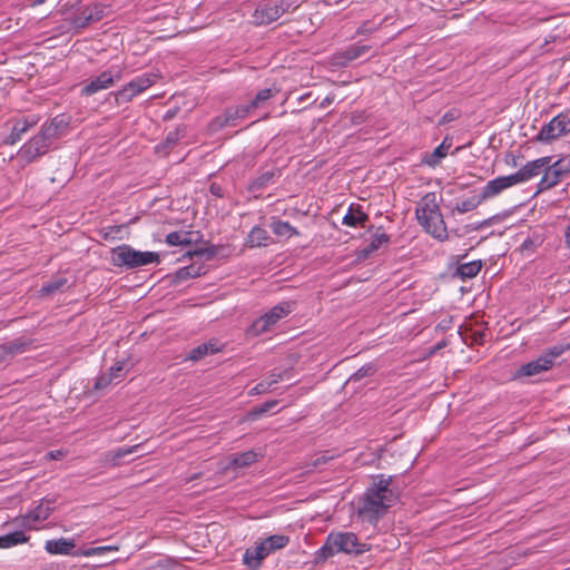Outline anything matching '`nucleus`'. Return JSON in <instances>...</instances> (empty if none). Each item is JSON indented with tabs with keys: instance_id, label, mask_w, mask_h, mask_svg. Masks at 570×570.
<instances>
[{
	"instance_id": "nucleus-20",
	"label": "nucleus",
	"mask_w": 570,
	"mask_h": 570,
	"mask_svg": "<svg viewBox=\"0 0 570 570\" xmlns=\"http://www.w3.org/2000/svg\"><path fill=\"white\" fill-rule=\"evenodd\" d=\"M550 368H551L550 360L548 361L546 358H542V356L540 355L538 358L521 365L518 368L514 377H517V379L530 377V376L538 375L542 372H546Z\"/></svg>"
},
{
	"instance_id": "nucleus-46",
	"label": "nucleus",
	"mask_w": 570,
	"mask_h": 570,
	"mask_svg": "<svg viewBox=\"0 0 570 570\" xmlns=\"http://www.w3.org/2000/svg\"><path fill=\"white\" fill-rule=\"evenodd\" d=\"M277 404V402H268V403H265L263 406H261L259 409H256L254 410L253 412L249 413V416H253V417H256V416H259L266 412H268L272 407H274L275 405Z\"/></svg>"
},
{
	"instance_id": "nucleus-42",
	"label": "nucleus",
	"mask_w": 570,
	"mask_h": 570,
	"mask_svg": "<svg viewBox=\"0 0 570 570\" xmlns=\"http://www.w3.org/2000/svg\"><path fill=\"white\" fill-rule=\"evenodd\" d=\"M374 372L375 368L372 365L362 366L350 377V381H361L363 377L374 374Z\"/></svg>"
},
{
	"instance_id": "nucleus-27",
	"label": "nucleus",
	"mask_w": 570,
	"mask_h": 570,
	"mask_svg": "<svg viewBox=\"0 0 570 570\" xmlns=\"http://www.w3.org/2000/svg\"><path fill=\"white\" fill-rule=\"evenodd\" d=\"M271 228L273 233L281 237H292L294 235H298V230L293 227L288 222H283L281 219L273 218L271 223Z\"/></svg>"
},
{
	"instance_id": "nucleus-54",
	"label": "nucleus",
	"mask_w": 570,
	"mask_h": 570,
	"mask_svg": "<svg viewBox=\"0 0 570 570\" xmlns=\"http://www.w3.org/2000/svg\"><path fill=\"white\" fill-rule=\"evenodd\" d=\"M450 119H452V117H450L448 114H445V115L443 116V121H448V120H450Z\"/></svg>"
},
{
	"instance_id": "nucleus-1",
	"label": "nucleus",
	"mask_w": 570,
	"mask_h": 570,
	"mask_svg": "<svg viewBox=\"0 0 570 570\" xmlns=\"http://www.w3.org/2000/svg\"><path fill=\"white\" fill-rule=\"evenodd\" d=\"M391 479L381 476L377 483L368 488L358 502L357 513L363 519L372 522L384 515L395 501L396 495L390 489Z\"/></svg>"
},
{
	"instance_id": "nucleus-28",
	"label": "nucleus",
	"mask_w": 570,
	"mask_h": 570,
	"mask_svg": "<svg viewBox=\"0 0 570 570\" xmlns=\"http://www.w3.org/2000/svg\"><path fill=\"white\" fill-rule=\"evenodd\" d=\"M450 147L451 144H446V139H444L429 156L424 158L425 163L430 166L439 165L441 159L448 155Z\"/></svg>"
},
{
	"instance_id": "nucleus-33",
	"label": "nucleus",
	"mask_w": 570,
	"mask_h": 570,
	"mask_svg": "<svg viewBox=\"0 0 570 570\" xmlns=\"http://www.w3.org/2000/svg\"><path fill=\"white\" fill-rule=\"evenodd\" d=\"M277 92L278 90L276 88H265L259 90L255 98L249 102V107L252 109L263 107L266 101L274 97Z\"/></svg>"
},
{
	"instance_id": "nucleus-6",
	"label": "nucleus",
	"mask_w": 570,
	"mask_h": 570,
	"mask_svg": "<svg viewBox=\"0 0 570 570\" xmlns=\"http://www.w3.org/2000/svg\"><path fill=\"white\" fill-rule=\"evenodd\" d=\"M570 176V154L549 164L538 184V190L543 191L557 186Z\"/></svg>"
},
{
	"instance_id": "nucleus-56",
	"label": "nucleus",
	"mask_w": 570,
	"mask_h": 570,
	"mask_svg": "<svg viewBox=\"0 0 570 570\" xmlns=\"http://www.w3.org/2000/svg\"><path fill=\"white\" fill-rule=\"evenodd\" d=\"M47 0H35V3L36 4H42L43 2H46Z\"/></svg>"
},
{
	"instance_id": "nucleus-3",
	"label": "nucleus",
	"mask_w": 570,
	"mask_h": 570,
	"mask_svg": "<svg viewBox=\"0 0 570 570\" xmlns=\"http://www.w3.org/2000/svg\"><path fill=\"white\" fill-rule=\"evenodd\" d=\"M160 257L156 252H141L130 245L122 244L111 249L110 263L115 267L134 269L151 264H159Z\"/></svg>"
},
{
	"instance_id": "nucleus-5",
	"label": "nucleus",
	"mask_w": 570,
	"mask_h": 570,
	"mask_svg": "<svg viewBox=\"0 0 570 570\" xmlns=\"http://www.w3.org/2000/svg\"><path fill=\"white\" fill-rule=\"evenodd\" d=\"M291 7L286 0H262L253 13L255 24H269L281 18Z\"/></svg>"
},
{
	"instance_id": "nucleus-18",
	"label": "nucleus",
	"mask_w": 570,
	"mask_h": 570,
	"mask_svg": "<svg viewBox=\"0 0 570 570\" xmlns=\"http://www.w3.org/2000/svg\"><path fill=\"white\" fill-rule=\"evenodd\" d=\"M102 18V8L99 4H88L82 7L72 18V26L85 28L94 21Z\"/></svg>"
},
{
	"instance_id": "nucleus-38",
	"label": "nucleus",
	"mask_w": 570,
	"mask_h": 570,
	"mask_svg": "<svg viewBox=\"0 0 570 570\" xmlns=\"http://www.w3.org/2000/svg\"><path fill=\"white\" fill-rule=\"evenodd\" d=\"M562 345H556L547 350L543 354H541L542 358L550 360V367L554 365L556 360L567 350Z\"/></svg>"
},
{
	"instance_id": "nucleus-49",
	"label": "nucleus",
	"mask_w": 570,
	"mask_h": 570,
	"mask_svg": "<svg viewBox=\"0 0 570 570\" xmlns=\"http://www.w3.org/2000/svg\"><path fill=\"white\" fill-rule=\"evenodd\" d=\"M65 456V453L60 450L50 451L47 453L46 458L49 460H59Z\"/></svg>"
},
{
	"instance_id": "nucleus-45",
	"label": "nucleus",
	"mask_w": 570,
	"mask_h": 570,
	"mask_svg": "<svg viewBox=\"0 0 570 570\" xmlns=\"http://www.w3.org/2000/svg\"><path fill=\"white\" fill-rule=\"evenodd\" d=\"M35 523L36 522L32 520L31 512L20 518V525L27 530H36L37 527L35 525Z\"/></svg>"
},
{
	"instance_id": "nucleus-34",
	"label": "nucleus",
	"mask_w": 570,
	"mask_h": 570,
	"mask_svg": "<svg viewBox=\"0 0 570 570\" xmlns=\"http://www.w3.org/2000/svg\"><path fill=\"white\" fill-rule=\"evenodd\" d=\"M482 264L480 261H473L469 263L461 264L458 267V273L462 278H473L481 271Z\"/></svg>"
},
{
	"instance_id": "nucleus-24",
	"label": "nucleus",
	"mask_w": 570,
	"mask_h": 570,
	"mask_svg": "<svg viewBox=\"0 0 570 570\" xmlns=\"http://www.w3.org/2000/svg\"><path fill=\"white\" fill-rule=\"evenodd\" d=\"M220 351V347L218 346L216 341H209L203 344H199L198 346L194 347L189 354L188 358L191 361H198L207 355L215 354Z\"/></svg>"
},
{
	"instance_id": "nucleus-37",
	"label": "nucleus",
	"mask_w": 570,
	"mask_h": 570,
	"mask_svg": "<svg viewBox=\"0 0 570 570\" xmlns=\"http://www.w3.org/2000/svg\"><path fill=\"white\" fill-rule=\"evenodd\" d=\"M140 448H141V443L135 444L132 446L119 448L116 451H114L112 460L115 461L116 464H118L120 459H122L124 456H126L128 454L137 453Z\"/></svg>"
},
{
	"instance_id": "nucleus-11",
	"label": "nucleus",
	"mask_w": 570,
	"mask_h": 570,
	"mask_svg": "<svg viewBox=\"0 0 570 570\" xmlns=\"http://www.w3.org/2000/svg\"><path fill=\"white\" fill-rule=\"evenodd\" d=\"M330 540V543L335 546L336 553L344 552L358 556L370 550V546L361 542L353 532H331Z\"/></svg>"
},
{
	"instance_id": "nucleus-47",
	"label": "nucleus",
	"mask_w": 570,
	"mask_h": 570,
	"mask_svg": "<svg viewBox=\"0 0 570 570\" xmlns=\"http://www.w3.org/2000/svg\"><path fill=\"white\" fill-rule=\"evenodd\" d=\"M269 389H271V383H266L265 380H264L261 383H258L256 386H254L250 390L249 394L250 395L261 394V393L266 392Z\"/></svg>"
},
{
	"instance_id": "nucleus-43",
	"label": "nucleus",
	"mask_w": 570,
	"mask_h": 570,
	"mask_svg": "<svg viewBox=\"0 0 570 570\" xmlns=\"http://www.w3.org/2000/svg\"><path fill=\"white\" fill-rule=\"evenodd\" d=\"M197 275H198V273L196 272V268L193 265L183 267L177 272V277L180 279H186L188 277H195Z\"/></svg>"
},
{
	"instance_id": "nucleus-31",
	"label": "nucleus",
	"mask_w": 570,
	"mask_h": 570,
	"mask_svg": "<svg viewBox=\"0 0 570 570\" xmlns=\"http://www.w3.org/2000/svg\"><path fill=\"white\" fill-rule=\"evenodd\" d=\"M390 243V236L380 227L373 234L372 239L367 247L364 249L365 253H372L380 249L383 245Z\"/></svg>"
},
{
	"instance_id": "nucleus-15",
	"label": "nucleus",
	"mask_w": 570,
	"mask_h": 570,
	"mask_svg": "<svg viewBox=\"0 0 570 570\" xmlns=\"http://www.w3.org/2000/svg\"><path fill=\"white\" fill-rule=\"evenodd\" d=\"M39 121L35 115L26 116L13 122L10 134L3 139L6 145H14L22 139V136L33 128Z\"/></svg>"
},
{
	"instance_id": "nucleus-36",
	"label": "nucleus",
	"mask_w": 570,
	"mask_h": 570,
	"mask_svg": "<svg viewBox=\"0 0 570 570\" xmlns=\"http://www.w3.org/2000/svg\"><path fill=\"white\" fill-rule=\"evenodd\" d=\"M169 246H186L190 244L187 233L171 232L166 236Z\"/></svg>"
},
{
	"instance_id": "nucleus-32",
	"label": "nucleus",
	"mask_w": 570,
	"mask_h": 570,
	"mask_svg": "<svg viewBox=\"0 0 570 570\" xmlns=\"http://www.w3.org/2000/svg\"><path fill=\"white\" fill-rule=\"evenodd\" d=\"M6 350L9 353V356L13 358L16 355L21 354L26 352L29 346L31 345V342L23 338H17L7 343H3Z\"/></svg>"
},
{
	"instance_id": "nucleus-4",
	"label": "nucleus",
	"mask_w": 570,
	"mask_h": 570,
	"mask_svg": "<svg viewBox=\"0 0 570 570\" xmlns=\"http://www.w3.org/2000/svg\"><path fill=\"white\" fill-rule=\"evenodd\" d=\"M289 543V537L284 534H273L259 543L254 548H248L244 556L243 562L252 570H257L262 561L267 558L273 552L284 549Z\"/></svg>"
},
{
	"instance_id": "nucleus-2",
	"label": "nucleus",
	"mask_w": 570,
	"mask_h": 570,
	"mask_svg": "<svg viewBox=\"0 0 570 570\" xmlns=\"http://www.w3.org/2000/svg\"><path fill=\"white\" fill-rule=\"evenodd\" d=\"M415 215L424 230L439 240L448 238L446 225L435 194H426L417 204Z\"/></svg>"
},
{
	"instance_id": "nucleus-7",
	"label": "nucleus",
	"mask_w": 570,
	"mask_h": 570,
	"mask_svg": "<svg viewBox=\"0 0 570 570\" xmlns=\"http://www.w3.org/2000/svg\"><path fill=\"white\" fill-rule=\"evenodd\" d=\"M51 128L42 127L41 130L26 142L18 151L19 157L27 164L45 155L49 149Z\"/></svg>"
},
{
	"instance_id": "nucleus-55",
	"label": "nucleus",
	"mask_w": 570,
	"mask_h": 570,
	"mask_svg": "<svg viewBox=\"0 0 570 570\" xmlns=\"http://www.w3.org/2000/svg\"><path fill=\"white\" fill-rule=\"evenodd\" d=\"M210 190L213 194H217V189H216L215 185H212Z\"/></svg>"
},
{
	"instance_id": "nucleus-22",
	"label": "nucleus",
	"mask_w": 570,
	"mask_h": 570,
	"mask_svg": "<svg viewBox=\"0 0 570 570\" xmlns=\"http://www.w3.org/2000/svg\"><path fill=\"white\" fill-rule=\"evenodd\" d=\"M258 460V453L249 450L242 453L233 454L228 462V469L237 471L247 468Z\"/></svg>"
},
{
	"instance_id": "nucleus-26",
	"label": "nucleus",
	"mask_w": 570,
	"mask_h": 570,
	"mask_svg": "<svg viewBox=\"0 0 570 570\" xmlns=\"http://www.w3.org/2000/svg\"><path fill=\"white\" fill-rule=\"evenodd\" d=\"M30 537L26 535L21 530L0 535V549H9L18 544L27 543Z\"/></svg>"
},
{
	"instance_id": "nucleus-8",
	"label": "nucleus",
	"mask_w": 570,
	"mask_h": 570,
	"mask_svg": "<svg viewBox=\"0 0 570 570\" xmlns=\"http://www.w3.org/2000/svg\"><path fill=\"white\" fill-rule=\"evenodd\" d=\"M293 304L291 302H282L266 312L264 315L255 320L250 326L254 335H261L268 332L273 325L279 320L287 316L292 312Z\"/></svg>"
},
{
	"instance_id": "nucleus-9",
	"label": "nucleus",
	"mask_w": 570,
	"mask_h": 570,
	"mask_svg": "<svg viewBox=\"0 0 570 570\" xmlns=\"http://www.w3.org/2000/svg\"><path fill=\"white\" fill-rule=\"evenodd\" d=\"M121 76L119 67H111L86 81L80 91L81 96L89 97L101 90L109 89L121 79Z\"/></svg>"
},
{
	"instance_id": "nucleus-13",
	"label": "nucleus",
	"mask_w": 570,
	"mask_h": 570,
	"mask_svg": "<svg viewBox=\"0 0 570 570\" xmlns=\"http://www.w3.org/2000/svg\"><path fill=\"white\" fill-rule=\"evenodd\" d=\"M250 110L253 109L249 107V104L230 107L226 109L223 115L215 117L209 122V130L218 131L225 127H234L239 122V120L245 119Z\"/></svg>"
},
{
	"instance_id": "nucleus-57",
	"label": "nucleus",
	"mask_w": 570,
	"mask_h": 570,
	"mask_svg": "<svg viewBox=\"0 0 570 570\" xmlns=\"http://www.w3.org/2000/svg\"><path fill=\"white\" fill-rule=\"evenodd\" d=\"M174 139H175L174 136H171V134H169L168 137H167V140H173L174 141Z\"/></svg>"
},
{
	"instance_id": "nucleus-17",
	"label": "nucleus",
	"mask_w": 570,
	"mask_h": 570,
	"mask_svg": "<svg viewBox=\"0 0 570 570\" xmlns=\"http://www.w3.org/2000/svg\"><path fill=\"white\" fill-rule=\"evenodd\" d=\"M515 186L511 175L508 176H499L492 180H489L483 188L481 189L480 196L484 202L492 199L499 196L503 190Z\"/></svg>"
},
{
	"instance_id": "nucleus-44",
	"label": "nucleus",
	"mask_w": 570,
	"mask_h": 570,
	"mask_svg": "<svg viewBox=\"0 0 570 570\" xmlns=\"http://www.w3.org/2000/svg\"><path fill=\"white\" fill-rule=\"evenodd\" d=\"M111 383H115L112 381V377L109 376V374H102L100 375L97 380H96V383H95V389L96 390H101V389H105L107 387L108 385H110Z\"/></svg>"
},
{
	"instance_id": "nucleus-19",
	"label": "nucleus",
	"mask_w": 570,
	"mask_h": 570,
	"mask_svg": "<svg viewBox=\"0 0 570 570\" xmlns=\"http://www.w3.org/2000/svg\"><path fill=\"white\" fill-rule=\"evenodd\" d=\"M279 176L281 170L278 168L272 167L269 169H266L250 181L248 190L250 193H261L267 187L274 185L279 178Z\"/></svg>"
},
{
	"instance_id": "nucleus-14",
	"label": "nucleus",
	"mask_w": 570,
	"mask_h": 570,
	"mask_svg": "<svg viewBox=\"0 0 570 570\" xmlns=\"http://www.w3.org/2000/svg\"><path fill=\"white\" fill-rule=\"evenodd\" d=\"M550 157H541L531 161H528L524 166H522L518 171L511 174L512 180L514 185H519L522 183H527L533 177H537L542 171L546 170L548 165L550 164Z\"/></svg>"
},
{
	"instance_id": "nucleus-52",
	"label": "nucleus",
	"mask_w": 570,
	"mask_h": 570,
	"mask_svg": "<svg viewBox=\"0 0 570 570\" xmlns=\"http://www.w3.org/2000/svg\"><path fill=\"white\" fill-rule=\"evenodd\" d=\"M374 29L368 27V22H365L363 23L358 29H357V33L358 35H364V33H367V32H372Z\"/></svg>"
},
{
	"instance_id": "nucleus-29",
	"label": "nucleus",
	"mask_w": 570,
	"mask_h": 570,
	"mask_svg": "<svg viewBox=\"0 0 570 570\" xmlns=\"http://www.w3.org/2000/svg\"><path fill=\"white\" fill-rule=\"evenodd\" d=\"M482 203H483V200L481 199L480 194L479 195H474V196H471V197H469L466 199L458 202L455 207L453 208V212H458L459 214H465V213L474 210Z\"/></svg>"
},
{
	"instance_id": "nucleus-39",
	"label": "nucleus",
	"mask_w": 570,
	"mask_h": 570,
	"mask_svg": "<svg viewBox=\"0 0 570 570\" xmlns=\"http://www.w3.org/2000/svg\"><path fill=\"white\" fill-rule=\"evenodd\" d=\"M330 534L326 538L325 543L323 547L317 551V559L320 560H326L330 557L334 556L336 553L335 546L330 543Z\"/></svg>"
},
{
	"instance_id": "nucleus-53",
	"label": "nucleus",
	"mask_w": 570,
	"mask_h": 570,
	"mask_svg": "<svg viewBox=\"0 0 570 570\" xmlns=\"http://www.w3.org/2000/svg\"><path fill=\"white\" fill-rule=\"evenodd\" d=\"M564 242H566L567 246L570 247V225L566 229Z\"/></svg>"
},
{
	"instance_id": "nucleus-25",
	"label": "nucleus",
	"mask_w": 570,
	"mask_h": 570,
	"mask_svg": "<svg viewBox=\"0 0 570 570\" xmlns=\"http://www.w3.org/2000/svg\"><path fill=\"white\" fill-rule=\"evenodd\" d=\"M56 503V499H42L41 502L31 510L32 520L35 522H40L47 520L53 511V504Z\"/></svg>"
},
{
	"instance_id": "nucleus-50",
	"label": "nucleus",
	"mask_w": 570,
	"mask_h": 570,
	"mask_svg": "<svg viewBox=\"0 0 570 570\" xmlns=\"http://www.w3.org/2000/svg\"><path fill=\"white\" fill-rule=\"evenodd\" d=\"M9 360H11V357L9 356V353L6 350L4 345L1 344L0 345V363L8 362Z\"/></svg>"
},
{
	"instance_id": "nucleus-30",
	"label": "nucleus",
	"mask_w": 570,
	"mask_h": 570,
	"mask_svg": "<svg viewBox=\"0 0 570 570\" xmlns=\"http://www.w3.org/2000/svg\"><path fill=\"white\" fill-rule=\"evenodd\" d=\"M269 239L268 232L263 228L255 226L252 228L250 233L248 234V244L254 246H265L267 244V240Z\"/></svg>"
},
{
	"instance_id": "nucleus-12",
	"label": "nucleus",
	"mask_w": 570,
	"mask_h": 570,
	"mask_svg": "<svg viewBox=\"0 0 570 570\" xmlns=\"http://www.w3.org/2000/svg\"><path fill=\"white\" fill-rule=\"evenodd\" d=\"M157 76L154 73H144L137 76L131 81L126 83L120 90L115 92V99L118 104L129 102L134 97L144 92L151 87L156 81Z\"/></svg>"
},
{
	"instance_id": "nucleus-41",
	"label": "nucleus",
	"mask_w": 570,
	"mask_h": 570,
	"mask_svg": "<svg viewBox=\"0 0 570 570\" xmlns=\"http://www.w3.org/2000/svg\"><path fill=\"white\" fill-rule=\"evenodd\" d=\"M125 365L126 363L125 362H116L115 365H112L109 370V376L112 377V381L115 383H118L122 376H124V371H125Z\"/></svg>"
},
{
	"instance_id": "nucleus-48",
	"label": "nucleus",
	"mask_w": 570,
	"mask_h": 570,
	"mask_svg": "<svg viewBox=\"0 0 570 570\" xmlns=\"http://www.w3.org/2000/svg\"><path fill=\"white\" fill-rule=\"evenodd\" d=\"M282 380L281 373H272L265 380L266 383H271V387L278 383Z\"/></svg>"
},
{
	"instance_id": "nucleus-51",
	"label": "nucleus",
	"mask_w": 570,
	"mask_h": 570,
	"mask_svg": "<svg viewBox=\"0 0 570 570\" xmlns=\"http://www.w3.org/2000/svg\"><path fill=\"white\" fill-rule=\"evenodd\" d=\"M328 458L324 454L322 455H318L314 461H313V466H318L321 464H325L327 462Z\"/></svg>"
},
{
	"instance_id": "nucleus-23",
	"label": "nucleus",
	"mask_w": 570,
	"mask_h": 570,
	"mask_svg": "<svg viewBox=\"0 0 570 570\" xmlns=\"http://www.w3.org/2000/svg\"><path fill=\"white\" fill-rule=\"evenodd\" d=\"M75 548V542L65 538L48 540L45 549L50 554H70Z\"/></svg>"
},
{
	"instance_id": "nucleus-16",
	"label": "nucleus",
	"mask_w": 570,
	"mask_h": 570,
	"mask_svg": "<svg viewBox=\"0 0 570 570\" xmlns=\"http://www.w3.org/2000/svg\"><path fill=\"white\" fill-rule=\"evenodd\" d=\"M370 50L366 45H352L346 49L334 53L331 58V63L335 67H346L350 62L362 57Z\"/></svg>"
},
{
	"instance_id": "nucleus-35",
	"label": "nucleus",
	"mask_w": 570,
	"mask_h": 570,
	"mask_svg": "<svg viewBox=\"0 0 570 570\" xmlns=\"http://www.w3.org/2000/svg\"><path fill=\"white\" fill-rule=\"evenodd\" d=\"M67 283H68L67 278L58 277L56 279H52V281L43 284L40 289V293L42 295H50L56 292H60L66 287Z\"/></svg>"
},
{
	"instance_id": "nucleus-10",
	"label": "nucleus",
	"mask_w": 570,
	"mask_h": 570,
	"mask_svg": "<svg viewBox=\"0 0 570 570\" xmlns=\"http://www.w3.org/2000/svg\"><path fill=\"white\" fill-rule=\"evenodd\" d=\"M568 134H570V116L560 112L540 129L535 139L549 144Z\"/></svg>"
},
{
	"instance_id": "nucleus-40",
	"label": "nucleus",
	"mask_w": 570,
	"mask_h": 570,
	"mask_svg": "<svg viewBox=\"0 0 570 570\" xmlns=\"http://www.w3.org/2000/svg\"><path fill=\"white\" fill-rule=\"evenodd\" d=\"M117 550H118L117 546L94 547V548H88V549L83 550L81 552V556L91 557V556L102 554L108 551H117Z\"/></svg>"
},
{
	"instance_id": "nucleus-21",
	"label": "nucleus",
	"mask_w": 570,
	"mask_h": 570,
	"mask_svg": "<svg viewBox=\"0 0 570 570\" xmlns=\"http://www.w3.org/2000/svg\"><path fill=\"white\" fill-rule=\"evenodd\" d=\"M368 219V215L360 204H351L342 219V224L348 227H364Z\"/></svg>"
}]
</instances>
